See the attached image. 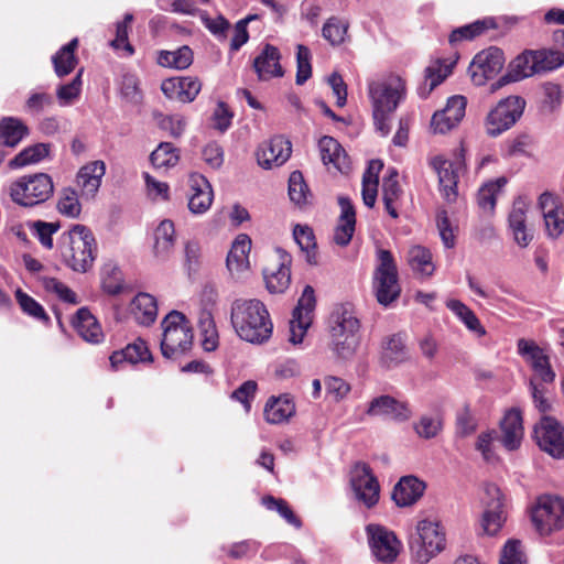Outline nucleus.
I'll list each match as a JSON object with an SVG mask.
<instances>
[{"mask_svg":"<svg viewBox=\"0 0 564 564\" xmlns=\"http://www.w3.org/2000/svg\"><path fill=\"white\" fill-rule=\"evenodd\" d=\"M230 321L237 335L248 343L262 344L272 335L269 312L259 300H236L231 305Z\"/></svg>","mask_w":564,"mask_h":564,"instance_id":"1","label":"nucleus"},{"mask_svg":"<svg viewBox=\"0 0 564 564\" xmlns=\"http://www.w3.org/2000/svg\"><path fill=\"white\" fill-rule=\"evenodd\" d=\"M97 242L93 231L84 225H73L59 239L63 263L78 273L88 272L97 257Z\"/></svg>","mask_w":564,"mask_h":564,"instance_id":"2","label":"nucleus"},{"mask_svg":"<svg viewBox=\"0 0 564 564\" xmlns=\"http://www.w3.org/2000/svg\"><path fill=\"white\" fill-rule=\"evenodd\" d=\"M330 349L337 358L348 360L360 344V322L351 304L337 306L330 315Z\"/></svg>","mask_w":564,"mask_h":564,"instance_id":"3","label":"nucleus"},{"mask_svg":"<svg viewBox=\"0 0 564 564\" xmlns=\"http://www.w3.org/2000/svg\"><path fill=\"white\" fill-rule=\"evenodd\" d=\"M161 351L167 359H177L187 352L193 345V328L185 315L170 312L162 321Z\"/></svg>","mask_w":564,"mask_h":564,"instance_id":"4","label":"nucleus"},{"mask_svg":"<svg viewBox=\"0 0 564 564\" xmlns=\"http://www.w3.org/2000/svg\"><path fill=\"white\" fill-rule=\"evenodd\" d=\"M446 546V534L437 521L423 519L416 523L415 533L410 539V550L420 564L429 563Z\"/></svg>","mask_w":564,"mask_h":564,"instance_id":"5","label":"nucleus"},{"mask_svg":"<svg viewBox=\"0 0 564 564\" xmlns=\"http://www.w3.org/2000/svg\"><path fill=\"white\" fill-rule=\"evenodd\" d=\"M53 192L52 177L46 173L20 176L9 186L12 202L22 207H33L46 202Z\"/></svg>","mask_w":564,"mask_h":564,"instance_id":"6","label":"nucleus"},{"mask_svg":"<svg viewBox=\"0 0 564 564\" xmlns=\"http://www.w3.org/2000/svg\"><path fill=\"white\" fill-rule=\"evenodd\" d=\"M373 291L377 301L388 306L394 302L401 292L398 278V268L389 250L377 251V265L373 272Z\"/></svg>","mask_w":564,"mask_h":564,"instance_id":"7","label":"nucleus"},{"mask_svg":"<svg viewBox=\"0 0 564 564\" xmlns=\"http://www.w3.org/2000/svg\"><path fill=\"white\" fill-rule=\"evenodd\" d=\"M531 519L541 535H550L564 528V498L544 495L532 507Z\"/></svg>","mask_w":564,"mask_h":564,"instance_id":"8","label":"nucleus"},{"mask_svg":"<svg viewBox=\"0 0 564 564\" xmlns=\"http://www.w3.org/2000/svg\"><path fill=\"white\" fill-rule=\"evenodd\" d=\"M368 95L372 110L377 112H394L405 96V83L398 75H390L368 84Z\"/></svg>","mask_w":564,"mask_h":564,"instance_id":"9","label":"nucleus"},{"mask_svg":"<svg viewBox=\"0 0 564 564\" xmlns=\"http://www.w3.org/2000/svg\"><path fill=\"white\" fill-rule=\"evenodd\" d=\"M525 100L520 96L501 99L485 119L486 133L498 137L509 130L522 116Z\"/></svg>","mask_w":564,"mask_h":564,"instance_id":"10","label":"nucleus"},{"mask_svg":"<svg viewBox=\"0 0 564 564\" xmlns=\"http://www.w3.org/2000/svg\"><path fill=\"white\" fill-rule=\"evenodd\" d=\"M430 165L438 176L440 192L445 200L453 203L457 198V183L459 173L465 166V149L460 147L455 161H449L442 155L430 160Z\"/></svg>","mask_w":564,"mask_h":564,"instance_id":"11","label":"nucleus"},{"mask_svg":"<svg viewBox=\"0 0 564 564\" xmlns=\"http://www.w3.org/2000/svg\"><path fill=\"white\" fill-rule=\"evenodd\" d=\"M366 534L372 555L380 562L392 563L397 560L402 543L397 535L380 524H368Z\"/></svg>","mask_w":564,"mask_h":564,"instance_id":"12","label":"nucleus"},{"mask_svg":"<svg viewBox=\"0 0 564 564\" xmlns=\"http://www.w3.org/2000/svg\"><path fill=\"white\" fill-rule=\"evenodd\" d=\"M534 436L540 448L555 458L564 457V426L552 416H543L535 425Z\"/></svg>","mask_w":564,"mask_h":564,"instance_id":"13","label":"nucleus"},{"mask_svg":"<svg viewBox=\"0 0 564 564\" xmlns=\"http://www.w3.org/2000/svg\"><path fill=\"white\" fill-rule=\"evenodd\" d=\"M350 485L355 498L367 508H371L378 502L380 487L368 465L357 463L354 466L350 473Z\"/></svg>","mask_w":564,"mask_h":564,"instance_id":"14","label":"nucleus"},{"mask_svg":"<svg viewBox=\"0 0 564 564\" xmlns=\"http://www.w3.org/2000/svg\"><path fill=\"white\" fill-rule=\"evenodd\" d=\"M315 303L314 290L311 285H306L293 311L292 319L290 321L289 340L292 344L297 345L302 343L306 330L312 324V314L315 308Z\"/></svg>","mask_w":564,"mask_h":564,"instance_id":"15","label":"nucleus"},{"mask_svg":"<svg viewBox=\"0 0 564 564\" xmlns=\"http://www.w3.org/2000/svg\"><path fill=\"white\" fill-rule=\"evenodd\" d=\"M505 57L501 50L490 47L478 53L471 61L468 72L473 83L484 85L494 78L503 67Z\"/></svg>","mask_w":564,"mask_h":564,"instance_id":"16","label":"nucleus"},{"mask_svg":"<svg viewBox=\"0 0 564 564\" xmlns=\"http://www.w3.org/2000/svg\"><path fill=\"white\" fill-rule=\"evenodd\" d=\"M482 500L485 510L480 522L481 528L486 534L495 535L506 521L502 494L496 485H487Z\"/></svg>","mask_w":564,"mask_h":564,"instance_id":"17","label":"nucleus"},{"mask_svg":"<svg viewBox=\"0 0 564 564\" xmlns=\"http://www.w3.org/2000/svg\"><path fill=\"white\" fill-rule=\"evenodd\" d=\"M530 203L523 196L517 197L508 216V228L513 241L520 248L530 246L534 238L533 229L528 226V212Z\"/></svg>","mask_w":564,"mask_h":564,"instance_id":"18","label":"nucleus"},{"mask_svg":"<svg viewBox=\"0 0 564 564\" xmlns=\"http://www.w3.org/2000/svg\"><path fill=\"white\" fill-rule=\"evenodd\" d=\"M539 208L542 212L545 235L549 239L556 240L564 232V207L550 192L539 196Z\"/></svg>","mask_w":564,"mask_h":564,"instance_id":"19","label":"nucleus"},{"mask_svg":"<svg viewBox=\"0 0 564 564\" xmlns=\"http://www.w3.org/2000/svg\"><path fill=\"white\" fill-rule=\"evenodd\" d=\"M291 142L276 135L263 142L257 151V160L261 167L270 170L283 165L291 156Z\"/></svg>","mask_w":564,"mask_h":564,"instance_id":"20","label":"nucleus"},{"mask_svg":"<svg viewBox=\"0 0 564 564\" xmlns=\"http://www.w3.org/2000/svg\"><path fill=\"white\" fill-rule=\"evenodd\" d=\"M518 352L532 367L536 376L545 383H551L555 379L547 355L533 340L521 338L517 344Z\"/></svg>","mask_w":564,"mask_h":564,"instance_id":"21","label":"nucleus"},{"mask_svg":"<svg viewBox=\"0 0 564 564\" xmlns=\"http://www.w3.org/2000/svg\"><path fill=\"white\" fill-rule=\"evenodd\" d=\"M251 250V239L245 235H239L228 252L226 265L235 280L246 278L250 271L249 252Z\"/></svg>","mask_w":564,"mask_h":564,"instance_id":"22","label":"nucleus"},{"mask_svg":"<svg viewBox=\"0 0 564 564\" xmlns=\"http://www.w3.org/2000/svg\"><path fill=\"white\" fill-rule=\"evenodd\" d=\"M366 412L370 416H386L399 422H404L412 415L405 402L399 401L390 395L373 398L369 402Z\"/></svg>","mask_w":564,"mask_h":564,"instance_id":"23","label":"nucleus"},{"mask_svg":"<svg viewBox=\"0 0 564 564\" xmlns=\"http://www.w3.org/2000/svg\"><path fill=\"white\" fill-rule=\"evenodd\" d=\"M202 85L197 78L172 77L162 82L161 89L171 100L180 102L193 101L200 91Z\"/></svg>","mask_w":564,"mask_h":564,"instance_id":"24","label":"nucleus"},{"mask_svg":"<svg viewBox=\"0 0 564 564\" xmlns=\"http://www.w3.org/2000/svg\"><path fill=\"white\" fill-rule=\"evenodd\" d=\"M534 74H539L534 51H525L513 59L509 66V72L492 84V90Z\"/></svg>","mask_w":564,"mask_h":564,"instance_id":"25","label":"nucleus"},{"mask_svg":"<svg viewBox=\"0 0 564 564\" xmlns=\"http://www.w3.org/2000/svg\"><path fill=\"white\" fill-rule=\"evenodd\" d=\"M501 437L500 443L507 451L518 449L521 445L524 430L522 424V415L519 410H509L501 423Z\"/></svg>","mask_w":564,"mask_h":564,"instance_id":"26","label":"nucleus"},{"mask_svg":"<svg viewBox=\"0 0 564 564\" xmlns=\"http://www.w3.org/2000/svg\"><path fill=\"white\" fill-rule=\"evenodd\" d=\"M192 193L188 198V208L195 215L206 213L213 203V189L208 181L199 174L189 177Z\"/></svg>","mask_w":564,"mask_h":564,"instance_id":"27","label":"nucleus"},{"mask_svg":"<svg viewBox=\"0 0 564 564\" xmlns=\"http://www.w3.org/2000/svg\"><path fill=\"white\" fill-rule=\"evenodd\" d=\"M150 358L151 355L147 344L139 340L133 344H129L121 350L113 351L109 357V362L111 369L118 371L124 369L127 366L150 360Z\"/></svg>","mask_w":564,"mask_h":564,"instance_id":"28","label":"nucleus"},{"mask_svg":"<svg viewBox=\"0 0 564 564\" xmlns=\"http://www.w3.org/2000/svg\"><path fill=\"white\" fill-rule=\"evenodd\" d=\"M340 216L334 232V241L336 245L347 246L355 232L356 213L355 208L347 197H339Z\"/></svg>","mask_w":564,"mask_h":564,"instance_id":"29","label":"nucleus"},{"mask_svg":"<svg viewBox=\"0 0 564 564\" xmlns=\"http://www.w3.org/2000/svg\"><path fill=\"white\" fill-rule=\"evenodd\" d=\"M279 50L267 44L262 52L254 58L253 67L260 80H268L272 77L283 76V69L280 64Z\"/></svg>","mask_w":564,"mask_h":564,"instance_id":"30","label":"nucleus"},{"mask_svg":"<svg viewBox=\"0 0 564 564\" xmlns=\"http://www.w3.org/2000/svg\"><path fill=\"white\" fill-rule=\"evenodd\" d=\"M105 173L106 165L102 161H94L83 166L77 173V184L82 195L93 198L100 187Z\"/></svg>","mask_w":564,"mask_h":564,"instance_id":"31","label":"nucleus"},{"mask_svg":"<svg viewBox=\"0 0 564 564\" xmlns=\"http://www.w3.org/2000/svg\"><path fill=\"white\" fill-rule=\"evenodd\" d=\"M455 62L436 59L430 63L425 69L423 84L417 88L421 98H427L435 87L442 84L453 70Z\"/></svg>","mask_w":564,"mask_h":564,"instance_id":"32","label":"nucleus"},{"mask_svg":"<svg viewBox=\"0 0 564 564\" xmlns=\"http://www.w3.org/2000/svg\"><path fill=\"white\" fill-rule=\"evenodd\" d=\"M424 490L423 481L414 476H405L394 486L392 499L399 507H409L423 496Z\"/></svg>","mask_w":564,"mask_h":564,"instance_id":"33","label":"nucleus"},{"mask_svg":"<svg viewBox=\"0 0 564 564\" xmlns=\"http://www.w3.org/2000/svg\"><path fill=\"white\" fill-rule=\"evenodd\" d=\"M322 161L337 171L345 173L349 170V159L343 147L333 137H323L318 142Z\"/></svg>","mask_w":564,"mask_h":564,"instance_id":"34","label":"nucleus"},{"mask_svg":"<svg viewBox=\"0 0 564 564\" xmlns=\"http://www.w3.org/2000/svg\"><path fill=\"white\" fill-rule=\"evenodd\" d=\"M295 413V404L288 394L271 397L264 406L263 415L270 424L288 422Z\"/></svg>","mask_w":564,"mask_h":564,"instance_id":"35","label":"nucleus"},{"mask_svg":"<svg viewBox=\"0 0 564 564\" xmlns=\"http://www.w3.org/2000/svg\"><path fill=\"white\" fill-rule=\"evenodd\" d=\"M279 254L278 268L264 271L265 285L270 293L284 292L291 282V271L289 267L291 258L286 252L281 250H279Z\"/></svg>","mask_w":564,"mask_h":564,"instance_id":"36","label":"nucleus"},{"mask_svg":"<svg viewBox=\"0 0 564 564\" xmlns=\"http://www.w3.org/2000/svg\"><path fill=\"white\" fill-rule=\"evenodd\" d=\"M77 334L87 343L98 344L104 339V333L96 317L85 307L77 311L73 319Z\"/></svg>","mask_w":564,"mask_h":564,"instance_id":"37","label":"nucleus"},{"mask_svg":"<svg viewBox=\"0 0 564 564\" xmlns=\"http://www.w3.org/2000/svg\"><path fill=\"white\" fill-rule=\"evenodd\" d=\"M406 262L412 271L421 278H431L436 269L430 249L420 245L409 248Z\"/></svg>","mask_w":564,"mask_h":564,"instance_id":"38","label":"nucleus"},{"mask_svg":"<svg viewBox=\"0 0 564 564\" xmlns=\"http://www.w3.org/2000/svg\"><path fill=\"white\" fill-rule=\"evenodd\" d=\"M131 313L139 324L151 325L158 316L156 299L149 293L137 294L131 302Z\"/></svg>","mask_w":564,"mask_h":564,"instance_id":"39","label":"nucleus"},{"mask_svg":"<svg viewBox=\"0 0 564 564\" xmlns=\"http://www.w3.org/2000/svg\"><path fill=\"white\" fill-rule=\"evenodd\" d=\"M402 196V189L398 182V171L389 169L388 175L382 181V200L387 213L392 218H398V203Z\"/></svg>","mask_w":564,"mask_h":564,"instance_id":"40","label":"nucleus"},{"mask_svg":"<svg viewBox=\"0 0 564 564\" xmlns=\"http://www.w3.org/2000/svg\"><path fill=\"white\" fill-rule=\"evenodd\" d=\"M78 46V40L73 39L69 43L62 46L53 56L52 63L54 66V72L57 77L62 78L70 74L77 63L78 59L75 56V51Z\"/></svg>","mask_w":564,"mask_h":564,"instance_id":"41","label":"nucleus"},{"mask_svg":"<svg viewBox=\"0 0 564 564\" xmlns=\"http://www.w3.org/2000/svg\"><path fill=\"white\" fill-rule=\"evenodd\" d=\"M383 164L379 160H372L369 162L368 167L362 176V200L364 204L372 208L376 204L379 185V173L382 170Z\"/></svg>","mask_w":564,"mask_h":564,"instance_id":"42","label":"nucleus"},{"mask_svg":"<svg viewBox=\"0 0 564 564\" xmlns=\"http://www.w3.org/2000/svg\"><path fill=\"white\" fill-rule=\"evenodd\" d=\"M154 253L155 257L165 259L172 252L175 245L174 224L169 220H162L154 231Z\"/></svg>","mask_w":564,"mask_h":564,"instance_id":"43","label":"nucleus"},{"mask_svg":"<svg viewBox=\"0 0 564 564\" xmlns=\"http://www.w3.org/2000/svg\"><path fill=\"white\" fill-rule=\"evenodd\" d=\"M29 134L28 127L18 118L7 117L0 121V143L15 147Z\"/></svg>","mask_w":564,"mask_h":564,"instance_id":"44","label":"nucleus"},{"mask_svg":"<svg viewBox=\"0 0 564 564\" xmlns=\"http://www.w3.org/2000/svg\"><path fill=\"white\" fill-rule=\"evenodd\" d=\"M51 145L48 143H36L23 149L10 162L11 169H21L28 165L36 164L50 155Z\"/></svg>","mask_w":564,"mask_h":564,"instance_id":"45","label":"nucleus"},{"mask_svg":"<svg viewBox=\"0 0 564 564\" xmlns=\"http://www.w3.org/2000/svg\"><path fill=\"white\" fill-rule=\"evenodd\" d=\"M495 28L496 23L494 19L485 18L482 20H477L470 24H466L464 26L453 30L452 33L449 34L448 41L452 45H455L458 42L465 40L470 41L482 34L485 31Z\"/></svg>","mask_w":564,"mask_h":564,"instance_id":"46","label":"nucleus"},{"mask_svg":"<svg viewBox=\"0 0 564 564\" xmlns=\"http://www.w3.org/2000/svg\"><path fill=\"white\" fill-rule=\"evenodd\" d=\"M448 310H451L459 321L478 337L486 335V329L481 325L476 314L459 300H449L446 303Z\"/></svg>","mask_w":564,"mask_h":564,"instance_id":"47","label":"nucleus"},{"mask_svg":"<svg viewBox=\"0 0 564 564\" xmlns=\"http://www.w3.org/2000/svg\"><path fill=\"white\" fill-rule=\"evenodd\" d=\"M406 358L405 352V346L403 344V340L400 336L393 335L389 337L383 344H382V351H381V364L387 367L391 368L400 362L404 361Z\"/></svg>","mask_w":564,"mask_h":564,"instance_id":"48","label":"nucleus"},{"mask_svg":"<svg viewBox=\"0 0 564 564\" xmlns=\"http://www.w3.org/2000/svg\"><path fill=\"white\" fill-rule=\"evenodd\" d=\"M193 51L183 45L174 51H162L158 56V63L163 67L185 69L193 63Z\"/></svg>","mask_w":564,"mask_h":564,"instance_id":"49","label":"nucleus"},{"mask_svg":"<svg viewBox=\"0 0 564 564\" xmlns=\"http://www.w3.org/2000/svg\"><path fill=\"white\" fill-rule=\"evenodd\" d=\"M499 443L498 432L488 430L478 435L475 448L481 454L484 460L495 463L498 460L497 448Z\"/></svg>","mask_w":564,"mask_h":564,"instance_id":"50","label":"nucleus"},{"mask_svg":"<svg viewBox=\"0 0 564 564\" xmlns=\"http://www.w3.org/2000/svg\"><path fill=\"white\" fill-rule=\"evenodd\" d=\"M506 184L507 178L503 176L484 184L477 195L479 207L485 212H492L496 206L497 195Z\"/></svg>","mask_w":564,"mask_h":564,"instance_id":"51","label":"nucleus"},{"mask_svg":"<svg viewBox=\"0 0 564 564\" xmlns=\"http://www.w3.org/2000/svg\"><path fill=\"white\" fill-rule=\"evenodd\" d=\"M101 286L110 295H117L123 290L122 272L116 263L108 262L102 267Z\"/></svg>","mask_w":564,"mask_h":564,"instance_id":"52","label":"nucleus"},{"mask_svg":"<svg viewBox=\"0 0 564 564\" xmlns=\"http://www.w3.org/2000/svg\"><path fill=\"white\" fill-rule=\"evenodd\" d=\"M84 68H80L72 82L59 85L56 89V97L59 106L66 107L73 105L80 96L82 93V76Z\"/></svg>","mask_w":564,"mask_h":564,"instance_id":"53","label":"nucleus"},{"mask_svg":"<svg viewBox=\"0 0 564 564\" xmlns=\"http://www.w3.org/2000/svg\"><path fill=\"white\" fill-rule=\"evenodd\" d=\"M293 237L300 249L306 253L308 263H316V242L313 230L308 226L296 225L293 229Z\"/></svg>","mask_w":564,"mask_h":564,"instance_id":"54","label":"nucleus"},{"mask_svg":"<svg viewBox=\"0 0 564 564\" xmlns=\"http://www.w3.org/2000/svg\"><path fill=\"white\" fill-rule=\"evenodd\" d=\"M155 169H167L178 162V152L172 143L162 142L150 155Z\"/></svg>","mask_w":564,"mask_h":564,"instance_id":"55","label":"nucleus"},{"mask_svg":"<svg viewBox=\"0 0 564 564\" xmlns=\"http://www.w3.org/2000/svg\"><path fill=\"white\" fill-rule=\"evenodd\" d=\"M539 73L555 70L564 66V52L553 50L534 51Z\"/></svg>","mask_w":564,"mask_h":564,"instance_id":"56","label":"nucleus"},{"mask_svg":"<svg viewBox=\"0 0 564 564\" xmlns=\"http://www.w3.org/2000/svg\"><path fill=\"white\" fill-rule=\"evenodd\" d=\"M59 229L58 223H47L43 220H36L30 224L31 234L40 241L45 248L51 250L54 246L53 235Z\"/></svg>","mask_w":564,"mask_h":564,"instance_id":"57","label":"nucleus"},{"mask_svg":"<svg viewBox=\"0 0 564 564\" xmlns=\"http://www.w3.org/2000/svg\"><path fill=\"white\" fill-rule=\"evenodd\" d=\"M15 299L21 310L29 316L43 323H47L50 321V317L45 313L44 307L22 290L18 289L15 291Z\"/></svg>","mask_w":564,"mask_h":564,"instance_id":"58","label":"nucleus"},{"mask_svg":"<svg viewBox=\"0 0 564 564\" xmlns=\"http://www.w3.org/2000/svg\"><path fill=\"white\" fill-rule=\"evenodd\" d=\"M58 212L66 217L76 218L82 212L77 192L73 188H64L57 203Z\"/></svg>","mask_w":564,"mask_h":564,"instance_id":"59","label":"nucleus"},{"mask_svg":"<svg viewBox=\"0 0 564 564\" xmlns=\"http://www.w3.org/2000/svg\"><path fill=\"white\" fill-rule=\"evenodd\" d=\"M41 284L47 293L55 294L59 300L70 304L77 303L76 294L59 280L55 278L42 276Z\"/></svg>","mask_w":564,"mask_h":564,"instance_id":"60","label":"nucleus"},{"mask_svg":"<svg viewBox=\"0 0 564 564\" xmlns=\"http://www.w3.org/2000/svg\"><path fill=\"white\" fill-rule=\"evenodd\" d=\"M262 503L268 510L276 511L289 524L295 528L301 527V521L296 518L285 500L267 496L262 499Z\"/></svg>","mask_w":564,"mask_h":564,"instance_id":"61","label":"nucleus"},{"mask_svg":"<svg viewBox=\"0 0 564 564\" xmlns=\"http://www.w3.org/2000/svg\"><path fill=\"white\" fill-rule=\"evenodd\" d=\"M308 187L304 182L303 175L300 171L291 173L289 178V196L290 199L296 205H304L307 203Z\"/></svg>","mask_w":564,"mask_h":564,"instance_id":"62","label":"nucleus"},{"mask_svg":"<svg viewBox=\"0 0 564 564\" xmlns=\"http://www.w3.org/2000/svg\"><path fill=\"white\" fill-rule=\"evenodd\" d=\"M414 430L420 437L433 438L442 430V417L438 414L422 415L419 422L415 423Z\"/></svg>","mask_w":564,"mask_h":564,"instance_id":"63","label":"nucleus"},{"mask_svg":"<svg viewBox=\"0 0 564 564\" xmlns=\"http://www.w3.org/2000/svg\"><path fill=\"white\" fill-rule=\"evenodd\" d=\"M525 555L521 547V542L518 540H509L505 544L499 564H525Z\"/></svg>","mask_w":564,"mask_h":564,"instance_id":"64","label":"nucleus"}]
</instances>
